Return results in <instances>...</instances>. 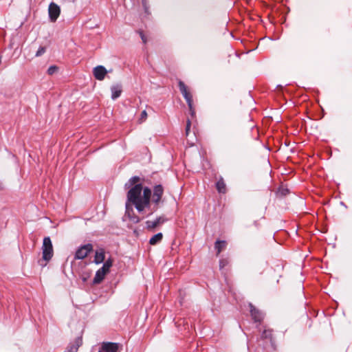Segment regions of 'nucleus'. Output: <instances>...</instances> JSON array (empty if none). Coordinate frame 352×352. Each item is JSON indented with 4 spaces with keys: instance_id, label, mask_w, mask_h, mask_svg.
<instances>
[{
    "instance_id": "1",
    "label": "nucleus",
    "mask_w": 352,
    "mask_h": 352,
    "mask_svg": "<svg viewBox=\"0 0 352 352\" xmlns=\"http://www.w3.org/2000/svg\"><path fill=\"white\" fill-rule=\"evenodd\" d=\"M138 182H140V177H131L129 181V186L135 184L127 193V199L130 202H135V201L141 199L142 186L141 184H136Z\"/></svg>"
},
{
    "instance_id": "2",
    "label": "nucleus",
    "mask_w": 352,
    "mask_h": 352,
    "mask_svg": "<svg viewBox=\"0 0 352 352\" xmlns=\"http://www.w3.org/2000/svg\"><path fill=\"white\" fill-rule=\"evenodd\" d=\"M258 331L261 332L260 339L264 341L266 344L270 343V347L273 351H276L277 345L274 336V330L266 326L263 327V330L261 331L258 327Z\"/></svg>"
},
{
    "instance_id": "3",
    "label": "nucleus",
    "mask_w": 352,
    "mask_h": 352,
    "mask_svg": "<svg viewBox=\"0 0 352 352\" xmlns=\"http://www.w3.org/2000/svg\"><path fill=\"white\" fill-rule=\"evenodd\" d=\"M178 87H179L180 92L183 95L184 98H185V100L188 104L190 113L192 118H194L195 116V110L193 107L192 95L188 90L187 87L186 86L185 83L183 81L179 80L178 82Z\"/></svg>"
},
{
    "instance_id": "4",
    "label": "nucleus",
    "mask_w": 352,
    "mask_h": 352,
    "mask_svg": "<svg viewBox=\"0 0 352 352\" xmlns=\"http://www.w3.org/2000/svg\"><path fill=\"white\" fill-rule=\"evenodd\" d=\"M248 307L250 309V314L251 318L254 323L258 324L256 327V329H258L259 326L262 324L263 321L264 320L265 314L263 311L256 308L251 302L248 304Z\"/></svg>"
},
{
    "instance_id": "5",
    "label": "nucleus",
    "mask_w": 352,
    "mask_h": 352,
    "mask_svg": "<svg viewBox=\"0 0 352 352\" xmlns=\"http://www.w3.org/2000/svg\"><path fill=\"white\" fill-rule=\"evenodd\" d=\"M42 254L43 259L46 262L50 261L54 255V250L52 241L49 236H46L43 239Z\"/></svg>"
},
{
    "instance_id": "6",
    "label": "nucleus",
    "mask_w": 352,
    "mask_h": 352,
    "mask_svg": "<svg viewBox=\"0 0 352 352\" xmlns=\"http://www.w3.org/2000/svg\"><path fill=\"white\" fill-rule=\"evenodd\" d=\"M93 251V245L91 243H87L79 247L76 251L74 259L79 260L83 259L88 256V254Z\"/></svg>"
},
{
    "instance_id": "7",
    "label": "nucleus",
    "mask_w": 352,
    "mask_h": 352,
    "mask_svg": "<svg viewBox=\"0 0 352 352\" xmlns=\"http://www.w3.org/2000/svg\"><path fill=\"white\" fill-rule=\"evenodd\" d=\"M122 344L117 342H102L100 349L104 352H118Z\"/></svg>"
},
{
    "instance_id": "8",
    "label": "nucleus",
    "mask_w": 352,
    "mask_h": 352,
    "mask_svg": "<svg viewBox=\"0 0 352 352\" xmlns=\"http://www.w3.org/2000/svg\"><path fill=\"white\" fill-rule=\"evenodd\" d=\"M48 12L50 21L55 22L60 15V10L58 5L54 3H51L49 6Z\"/></svg>"
},
{
    "instance_id": "9",
    "label": "nucleus",
    "mask_w": 352,
    "mask_h": 352,
    "mask_svg": "<svg viewBox=\"0 0 352 352\" xmlns=\"http://www.w3.org/2000/svg\"><path fill=\"white\" fill-rule=\"evenodd\" d=\"M107 74V70L102 65H98L94 68L93 74L96 79L102 80Z\"/></svg>"
},
{
    "instance_id": "10",
    "label": "nucleus",
    "mask_w": 352,
    "mask_h": 352,
    "mask_svg": "<svg viewBox=\"0 0 352 352\" xmlns=\"http://www.w3.org/2000/svg\"><path fill=\"white\" fill-rule=\"evenodd\" d=\"M167 219L164 217V216L159 217L156 218L155 221H146V228L149 230H154L156 227H157L159 225H161L164 223V222L167 221Z\"/></svg>"
},
{
    "instance_id": "11",
    "label": "nucleus",
    "mask_w": 352,
    "mask_h": 352,
    "mask_svg": "<svg viewBox=\"0 0 352 352\" xmlns=\"http://www.w3.org/2000/svg\"><path fill=\"white\" fill-rule=\"evenodd\" d=\"M164 189L162 185H157L154 188L153 195V201L155 204H158L160 202L162 195H163Z\"/></svg>"
},
{
    "instance_id": "12",
    "label": "nucleus",
    "mask_w": 352,
    "mask_h": 352,
    "mask_svg": "<svg viewBox=\"0 0 352 352\" xmlns=\"http://www.w3.org/2000/svg\"><path fill=\"white\" fill-rule=\"evenodd\" d=\"M82 342V340L81 338L78 337L76 338L74 343L69 344L65 352H77Z\"/></svg>"
},
{
    "instance_id": "13",
    "label": "nucleus",
    "mask_w": 352,
    "mask_h": 352,
    "mask_svg": "<svg viewBox=\"0 0 352 352\" xmlns=\"http://www.w3.org/2000/svg\"><path fill=\"white\" fill-rule=\"evenodd\" d=\"M290 192L289 188L287 185H284L281 183L280 186L278 187L277 190L276 191V197L279 198H283L286 195H289Z\"/></svg>"
},
{
    "instance_id": "14",
    "label": "nucleus",
    "mask_w": 352,
    "mask_h": 352,
    "mask_svg": "<svg viewBox=\"0 0 352 352\" xmlns=\"http://www.w3.org/2000/svg\"><path fill=\"white\" fill-rule=\"evenodd\" d=\"M104 259H105L104 250L102 248H100V250H98L96 252L94 262L96 264H100L104 261Z\"/></svg>"
},
{
    "instance_id": "15",
    "label": "nucleus",
    "mask_w": 352,
    "mask_h": 352,
    "mask_svg": "<svg viewBox=\"0 0 352 352\" xmlns=\"http://www.w3.org/2000/svg\"><path fill=\"white\" fill-rule=\"evenodd\" d=\"M111 98L113 100H116L119 98L122 94V86L121 85L117 84L111 86Z\"/></svg>"
},
{
    "instance_id": "16",
    "label": "nucleus",
    "mask_w": 352,
    "mask_h": 352,
    "mask_svg": "<svg viewBox=\"0 0 352 352\" xmlns=\"http://www.w3.org/2000/svg\"><path fill=\"white\" fill-rule=\"evenodd\" d=\"M107 274V272L102 271L101 269L97 270L95 277L93 279V284L97 285L100 283L104 280Z\"/></svg>"
},
{
    "instance_id": "17",
    "label": "nucleus",
    "mask_w": 352,
    "mask_h": 352,
    "mask_svg": "<svg viewBox=\"0 0 352 352\" xmlns=\"http://www.w3.org/2000/svg\"><path fill=\"white\" fill-rule=\"evenodd\" d=\"M216 188L219 193L225 194L226 192V185L223 177H220V179L216 182Z\"/></svg>"
},
{
    "instance_id": "18",
    "label": "nucleus",
    "mask_w": 352,
    "mask_h": 352,
    "mask_svg": "<svg viewBox=\"0 0 352 352\" xmlns=\"http://www.w3.org/2000/svg\"><path fill=\"white\" fill-rule=\"evenodd\" d=\"M227 245V242L226 241L217 240L214 243V248L217 250V256H219V254L223 251Z\"/></svg>"
},
{
    "instance_id": "19",
    "label": "nucleus",
    "mask_w": 352,
    "mask_h": 352,
    "mask_svg": "<svg viewBox=\"0 0 352 352\" xmlns=\"http://www.w3.org/2000/svg\"><path fill=\"white\" fill-rule=\"evenodd\" d=\"M151 195V190L148 188H145L143 190V197H141V201L148 206L150 205Z\"/></svg>"
},
{
    "instance_id": "20",
    "label": "nucleus",
    "mask_w": 352,
    "mask_h": 352,
    "mask_svg": "<svg viewBox=\"0 0 352 352\" xmlns=\"http://www.w3.org/2000/svg\"><path fill=\"white\" fill-rule=\"evenodd\" d=\"M131 212H133V209L131 208V211H129V206L126 204V214L128 216V217L130 219V220L133 223H138L140 222V219L135 215L134 214H131Z\"/></svg>"
},
{
    "instance_id": "21",
    "label": "nucleus",
    "mask_w": 352,
    "mask_h": 352,
    "mask_svg": "<svg viewBox=\"0 0 352 352\" xmlns=\"http://www.w3.org/2000/svg\"><path fill=\"white\" fill-rule=\"evenodd\" d=\"M163 238V234L161 232H159L155 235H153L149 240V244L151 245H155L159 243Z\"/></svg>"
},
{
    "instance_id": "22",
    "label": "nucleus",
    "mask_w": 352,
    "mask_h": 352,
    "mask_svg": "<svg viewBox=\"0 0 352 352\" xmlns=\"http://www.w3.org/2000/svg\"><path fill=\"white\" fill-rule=\"evenodd\" d=\"M113 263V260L111 257L108 258L104 263H103L102 267L100 268L102 271H104L107 274L110 271L111 267H112Z\"/></svg>"
},
{
    "instance_id": "23",
    "label": "nucleus",
    "mask_w": 352,
    "mask_h": 352,
    "mask_svg": "<svg viewBox=\"0 0 352 352\" xmlns=\"http://www.w3.org/2000/svg\"><path fill=\"white\" fill-rule=\"evenodd\" d=\"M132 204H133L135 206V208L139 211V212H142L144 210V208L146 207H148L147 205L144 204L142 201L141 199L140 200H138V201H135V202H131Z\"/></svg>"
},
{
    "instance_id": "24",
    "label": "nucleus",
    "mask_w": 352,
    "mask_h": 352,
    "mask_svg": "<svg viewBox=\"0 0 352 352\" xmlns=\"http://www.w3.org/2000/svg\"><path fill=\"white\" fill-rule=\"evenodd\" d=\"M230 262V261L229 258H221L219 260V268H220V270H223L226 267L229 265Z\"/></svg>"
},
{
    "instance_id": "25",
    "label": "nucleus",
    "mask_w": 352,
    "mask_h": 352,
    "mask_svg": "<svg viewBox=\"0 0 352 352\" xmlns=\"http://www.w3.org/2000/svg\"><path fill=\"white\" fill-rule=\"evenodd\" d=\"M58 70V67L56 65H52L50 66L48 69H47V73L49 74V75H53L54 74H55L57 71Z\"/></svg>"
},
{
    "instance_id": "26",
    "label": "nucleus",
    "mask_w": 352,
    "mask_h": 352,
    "mask_svg": "<svg viewBox=\"0 0 352 352\" xmlns=\"http://www.w3.org/2000/svg\"><path fill=\"white\" fill-rule=\"evenodd\" d=\"M46 51V47L44 46H40L36 52L35 56L38 57L42 56Z\"/></svg>"
},
{
    "instance_id": "27",
    "label": "nucleus",
    "mask_w": 352,
    "mask_h": 352,
    "mask_svg": "<svg viewBox=\"0 0 352 352\" xmlns=\"http://www.w3.org/2000/svg\"><path fill=\"white\" fill-rule=\"evenodd\" d=\"M190 126H191V122H190V120L189 118L187 119V121H186V135L188 137L189 135V132H190Z\"/></svg>"
},
{
    "instance_id": "28",
    "label": "nucleus",
    "mask_w": 352,
    "mask_h": 352,
    "mask_svg": "<svg viewBox=\"0 0 352 352\" xmlns=\"http://www.w3.org/2000/svg\"><path fill=\"white\" fill-rule=\"evenodd\" d=\"M138 33L140 34V37H141V39L142 41V43L144 44H146L147 43V38L146 36L144 35V32L142 30H138Z\"/></svg>"
},
{
    "instance_id": "29",
    "label": "nucleus",
    "mask_w": 352,
    "mask_h": 352,
    "mask_svg": "<svg viewBox=\"0 0 352 352\" xmlns=\"http://www.w3.org/2000/svg\"><path fill=\"white\" fill-rule=\"evenodd\" d=\"M146 118H147V113H146V110H144L141 113L140 118V122L142 123V122H144L146 120Z\"/></svg>"
},
{
    "instance_id": "30",
    "label": "nucleus",
    "mask_w": 352,
    "mask_h": 352,
    "mask_svg": "<svg viewBox=\"0 0 352 352\" xmlns=\"http://www.w3.org/2000/svg\"><path fill=\"white\" fill-rule=\"evenodd\" d=\"M189 144L191 145V146H193L195 144V142H189Z\"/></svg>"
},
{
    "instance_id": "31",
    "label": "nucleus",
    "mask_w": 352,
    "mask_h": 352,
    "mask_svg": "<svg viewBox=\"0 0 352 352\" xmlns=\"http://www.w3.org/2000/svg\"><path fill=\"white\" fill-rule=\"evenodd\" d=\"M3 187H2V184L0 183V190L2 189Z\"/></svg>"
},
{
    "instance_id": "32",
    "label": "nucleus",
    "mask_w": 352,
    "mask_h": 352,
    "mask_svg": "<svg viewBox=\"0 0 352 352\" xmlns=\"http://www.w3.org/2000/svg\"><path fill=\"white\" fill-rule=\"evenodd\" d=\"M98 352H104V351H103V350H102V349H99V351H98Z\"/></svg>"
},
{
    "instance_id": "33",
    "label": "nucleus",
    "mask_w": 352,
    "mask_h": 352,
    "mask_svg": "<svg viewBox=\"0 0 352 352\" xmlns=\"http://www.w3.org/2000/svg\"><path fill=\"white\" fill-rule=\"evenodd\" d=\"M82 280H83V281H86L87 278H83Z\"/></svg>"
}]
</instances>
